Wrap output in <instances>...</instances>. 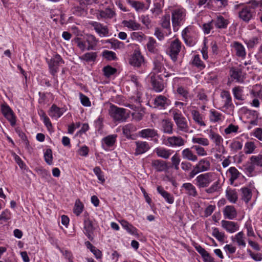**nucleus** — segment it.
I'll use <instances>...</instances> for the list:
<instances>
[{
    "label": "nucleus",
    "instance_id": "f257e3e1",
    "mask_svg": "<svg viewBox=\"0 0 262 262\" xmlns=\"http://www.w3.org/2000/svg\"><path fill=\"white\" fill-rule=\"evenodd\" d=\"M245 5L240 4L235 5V9H237L241 7L238 11V17L246 23H248L254 18L255 16V9L259 6V2L256 0H250Z\"/></svg>",
    "mask_w": 262,
    "mask_h": 262
},
{
    "label": "nucleus",
    "instance_id": "f03ea898",
    "mask_svg": "<svg viewBox=\"0 0 262 262\" xmlns=\"http://www.w3.org/2000/svg\"><path fill=\"white\" fill-rule=\"evenodd\" d=\"M75 42L77 46L82 51L85 50H95L96 49L99 40L92 34H87L85 35L84 40L81 38L77 37L75 39Z\"/></svg>",
    "mask_w": 262,
    "mask_h": 262
},
{
    "label": "nucleus",
    "instance_id": "7ed1b4c3",
    "mask_svg": "<svg viewBox=\"0 0 262 262\" xmlns=\"http://www.w3.org/2000/svg\"><path fill=\"white\" fill-rule=\"evenodd\" d=\"M108 114L115 121L118 122H124L128 117L126 109L119 107L111 103L108 110Z\"/></svg>",
    "mask_w": 262,
    "mask_h": 262
},
{
    "label": "nucleus",
    "instance_id": "20e7f679",
    "mask_svg": "<svg viewBox=\"0 0 262 262\" xmlns=\"http://www.w3.org/2000/svg\"><path fill=\"white\" fill-rule=\"evenodd\" d=\"M169 113L172 114L178 129L184 133H188L189 126L185 118L180 111L177 109H171L169 111Z\"/></svg>",
    "mask_w": 262,
    "mask_h": 262
},
{
    "label": "nucleus",
    "instance_id": "39448f33",
    "mask_svg": "<svg viewBox=\"0 0 262 262\" xmlns=\"http://www.w3.org/2000/svg\"><path fill=\"white\" fill-rule=\"evenodd\" d=\"M211 163L206 158L201 159L195 165L193 166L192 169L188 174L189 179L193 178L199 173L207 171L210 170Z\"/></svg>",
    "mask_w": 262,
    "mask_h": 262
},
{
    "label": "nucleus",
    "instance_id": "423d86ee",
    "mask_svg": "<svg viewBox=\"0 0 262 262\" xmlns=\"http://www.w3.org/2000/svg\"><path fill=\"white\" fill-rule=\"evenodd\" d=\"M220 96L222 103L220 109L227 113L233 112L234 105L232 103V97L230 93L227 91L223 90L221 92Z\"/></svg>",
    "mask_w": 262,
    "mask_h": 262
},
{
    "label": "nucleus",
    "instance_id": "0eeeda50",
    "mask_svg": "<svg viewBox=\"0 0 262 262\" xmlns=\"http://www.w3.org/2000/svg\"><path fill=\"white\" fill-rule=\"evenodd\" d=\"M186 10L182 7L174 9L171 12V20L173 27L180 26L185 20Z\"/></svg>",
    "mask_w": 262,
    "mask_h": 262
},
{
    "label": "nucleus",
    "instance_id": "6e6552de",
    "mask_svg": "<svg viewBox=\"0 0 262 262\" xmlns=\"http://www.w3.org/2000/svg\"><path fill=\"white\" fill-rule=\"evenodd\" d=\"M46 61L48 64L49 72L53 76L59 71V67L64 63L61 56L57 54L50 59H46Z\"/></svg>",
    "mask_w": 262,
    "mask_h": 262
},
{
    "label": "nucleus",
    "instance_id": "1a4fd4ad",
    "mask_svg": "<svg viewBox=\"0 0 262 262\" xmlns=\"http://www.w3.org/2000/svg\"><path fill=\"white\" fill-rule=\"evenodd\" d=\"M213 173L207 172L198 176L195 179V185L199 188H206L212 182Z\"/></svg>",
    "mask_w": 262,
    "mask_h": 262
},
{
    "label": "nucleus",
    "instance_id": "9d476101",
    "mask_svg": "<svg viewBox=\"0 0 262 262\" xmlns=\"http://www.w3.org/2000/svg\"><path fill=\"white\" fill-rule=\"evenodd\" d=\"M182 36L185 43L189 47L193 46L196 42V35L191 30V27H186L182 32Z\"/></svg>",
    "mask_w": 262,
    "mask_h": 262
},
{
    "label": "nucleus",
    "instance_id": "9b49d317",
    "mask_svg": "<svg viewBox=\"0 0 262 262\" xmlns=\"http://www.w3.org/2000/svg\"><path fill=\"white\" fill-rule=\"evenodd\" d=\"M154 67L153 71L156 73L163 72L162 74L165 77L170 76V74L166 72V69L164 66V59L162 55H157L153 61Z\"/></svg>",
    "mask_w": 262,
    "mask_h": 262
},
{
    "label": "nucleus",
    "instance_id": "f8f14e48",
    "mask_svg": "<svg viewBox=\"0 0 262 262\" xmlns=\"http://www.w3.org/2000/svg\"><path fill=\"white\" fill-rule=\"evenodd\" d=\"M163 143L168 147H177L184 145L186 141L181 136H172L164 139Z\"/></svg>",
    "mask_w": 262,
    "mask_h": 262
},
{
    "label": "nucleus",
    "instance_id": "ddd939ff",
    "mask_svg": "<svg viewBox=\"0 0 262 262\" xmlns=\"http://www.w3.org/2000/svg\"><path fill=\"white\" fill-rule=\"evenodd\" d=\"M181 48V43L178 39L174 40L171 42L168 49V53L171 59L173 61H176L177 60V56L180 51Z\"/></svg>",
    "mask_w": 262,
    "mask_h": 262
},
{
    "label": "nucleus",
    "instance_id": "4468645a",
    "mask_svg": "<svg viewBox=\"0 0 262 262\" xmlns=\"http://www.w3.org/2000/svg\"><path fill=\"white\" fill-rule=\"evenodd\" d=\"M89 25L94 28L95 32L100 37L107 36L109 33V30L107 26L97 21H91Z\"/></svg>",
    "mask_w": 262,
    "mask_h": 262
},
{
    "label": "nucleus",
    "instance_id": "2eb2a0df",
    "mask_svg": "<svg viewBox=\"0 0 262 262\" xmlns=\"http://www.w3.org/2000/svg\"><path fill=\"white\" fill-rule=\"evenodd\" d=\"M83 224L85 235L90 241H93L94 239L93 232L95 229L93 221L89 218H86L84 220Z\"/></svg>",
    "mask_w": 262,
    "mask_h": 262
},
{
    "label": "nucleus",
    "instance_id": "dca6fc26",
    "mask_svg": "<svg viewBox=\"0 0 262 262\" xmlns=\"http://www.w3.org/2000/svg\"><path fill=\"white\" fill-rule=\"evenodd\" d=\"M129 63L131 66L137 68L141 67L143 64L144 58L139 51H134L129 59Z\"/></svg>",
    "mask_w": 262,
    "mask_h": 262
},
{
    "label": "nucleus",
    "instance_id": "f3484780",
    "mask_svg": "<svg viewBox=\"0 0 262 262\" xmlns=\"http://www.w3.org/2000/svg\"><path fill=\"white\" fill-rule=\"evenodd\" d=\"M162 75H159L157 77L155 76L151 77L152 86L154 91L157 93L162 92L164 88L165 84L162 78Z\"/></svg>",
    "mask_w": 262,
    "mask_h": 262
},
{
    "label": "nucleus",
    "instance_id": "a211bd4d",
    "mask_svg": "<svg viewBox=\"0 0 262 262\" xmlns=\"http://www.w3.org/2000/svg\"><path fill=\"white\" fill-rule=\"evenodd\" d=\"M231 47L233 49L236 56L243 59L245 58L246 55V52L244 46L238 41H233L231 44Z\"/></svg>",
    "mask_w": 262,
    "mask_h": 262
},
{
    "label": "nucleus",
    "instance_id": "6ab92c4d",
    "mask_svg": "<svg viewBox=\"0 0 262 262\" xmlns=\"http://www.w3.org/2000/svg\"><path fill=\"white\" fill-rule=\"evenodd\" d=\"M171 104V101L163 95L158 96L154 100V104L157 107L165 109Z\"/></svg>",
    "mask_w": 262,
    "mask_h": 262
},
{
    "label": "nucleus",
    "instance_id": "aec40b11",
    "mask_svg": "<svg viewBox=\"0 0 262 262\" xmlns=\"http://www.w3.org/2000/svg\"><path fill=\"white\" fill-rule=\"evenodd\" d=\"M154 152L157 155V156L158 157L163 158L164 159H168L172 154L173 151L170 149L159 146L156 147L154 149Z\"/></svg>",
    "mask_w": 262,
    "mask_h": 262
},
{
    "label": "nucleus",
    "instance_id": "412c9836",
    "mask_svg": "<svg viewBox=\"0 0 262 262\" xmlns=\"http://www.w3.org/2000/svg\"><path fill=\"white\" fill-rule=\"evenodd\" d=\"M117 135L116 134L110 135L102 140V146L104 149L107 150L112 147L116 141Z\"/></svg>",
    "mask_w": 262,
    "mask_h": 262
},
{
    "label": "nucleus",
    "instance_id": "4be33fe9",
    "mask_svg": "<svg viewBox=\"0 0 262 262\" xmlns=\"http://www.w3.org/2000/svg\"><path fill=\"white\" fill-rule=\"evenodd\" d=\"M151 165L158 172L166 171L168 169L167 162L160 159L152 160Z\"/></svg>",
    "mask_w": 262,
    "mask_h": 262
},
{
    "label": "nucleus",
    "instance_id": "5701e85b",
    "mask_svg": "<svg viewBox=\"0 0 262 262\" xmlns=\"http://www.w3.org/2000/svg\"><path fill=\"white\" fill-rule=\"evenodd\" d=\"M221 224L222 227L229 233H234L239 228L238 224L232 221L223 220Z\"/></svg>",
    "mask_w": 262,
    "mask_h": 262
},
{
    "label": "nucleus",
    "instance_id": "b1692460",
    "mask_svg": "<svg viewBox=\"0 0 262 262\" xmlns=\"http://www.w3.org/2000/svg\"><path fill=\"white\" fill-rule=\"evenodd\" d=\"M164 0H154V7L150 11L155 16H158L162 13Z\"/></svg>",
    "mask_w": 262,
    "mask_h": 262
},
{
    "label": "nucleus",
    "instance_id": "393cba45",
    "mask_svg": "<svg viewBox=\"0 0 262 262\" xmlns=\"http://www.w3.org/2000/svg\"><path fill=\"white\" fill-rule=\"evenodd\" d=\"M223 214L225 219L233 220L237 216V211L233 206H226L223 210Z\"/></svg>",
    "mask_w": 262,
    "mask_h": 262
},
{
    "label": "nucleus",
    "instance_id": "a878e982",
    "mask_svg": "<svg viewBox=\"0 0 262 262\" xmlns=\"http://www.w3.org/2000/svg\"><path fill=\"white\" fill-rule=\"evenodd\" d=\"M229 177L230 184L233 185L234 181L239 177L241 173L235 167H230L226 172Z\"/></svg>",
    "mask_w": 262,
    "mask_h": 262
},
{
    "label": "nucleus",
    "instance_id": "bb28decb",
    "mask_svg": "<svg viewBox=\"0 0 262 262\" xmlns=\"http://www.w3.org/2000/svg\"><path fill=\"white\" fill-rule=\"evenodd\" d=\"M181 155L183 159L192 162H195L198 160L197 155L194 154L189 148L184 149L182 151Z\"/></svg>",
    "mask_w": 262,
    "mask_h": 262
},
{
    "label": "nucleus",
    "instance_id": "cd10ccee",
    "mask_svg": "<svg viewBox=\"0 0 262 262\" xmlns=\"http://www.w3.org/2000/svg\"><path fill=\"white\" fill-rule=\"evenodd\" d=\"M136 151L135 155H138L146 152L150 148L148 143L145 141L136 142Z\"/></svg>",
    "mask_w": 262,
    "mask_h": 262
},
{
    "label": "nucleus",
    "instance_id": "c85d7f7f",
    "mask_svg": "<svg viewBox=\"0 0 262 262\" xmlns=\"http://www.w3.org/2000/svg\"><path fill=\"white\" fill-rule=\"evenodd\" d=\"M116 15L115 12L111 8H107L104 10H100L97 14V17L98 19L100 18H112Z\"/></svg>",
    "mask_w": 262,
    "mask_h": 262
},
{
    "label": "nucleus",
    "instance_id": "c756f323",
    "mask_svg": "<svg viewBox=\"0 0 262 262\" xmlns=\"http://www.w3.org/2000/svg\"><path fill=\"white\" fill-rule=\"evenodd\" d=\"M158 44L156 40L152 37H149L146 43L148 51L152 54H158L159 50L157 48Z\"/></svg>",
    "mask_w": 262,
    "mask_h": 262
},
{
    "label": "nucleus",
    "instance_id": "7c9ffc66",
    "mask_svg": "<svg viewBox=\"0 0 262 262\" xmlns=\"http://www.w3.org/2000/svg\"><path fill=\"white\" fill-rule=\"evenodd\" d=\"M177 93L180 96L183 97L182 100L187 102L188 99L192 98L189 94V89L183 86H178L177 89Z\"/></svg>",
    "mask_w": 262,
    "mask_h": 262
},
{
    "label": "nucleus",
    "instance_id": "2f4dec72",
    "mask_svg": "<svg viewBox=\"0 0 262 262\" xmlns=\"http://www.w3.org/2000/svg\"><path fill=\"white\" fill-rule=\"evenodd\" d=\"M139 135L140 137L144 138L159 137L157 130L151 128L142 129L140 132Z\"/></svg>",
    "mask_w": 262,
    "mask_h": 262
},
{
    "label": "nucleus",
    "instance_id": "473e14b6",
    "mask_svg": "<svg viewBox=\"0 0 262 262\" xmlns=\"http://www.w3.org/2000/svg\"><path fill=\"white\" fill-rule=\"evenodd\" d=\"M226 197L230 202L235 203L238 199L236 190L228 187L226 190Z\"/></svg>",
    "mask_w": 262,
    "mask_h": 262
},
{
    "label": "nucleus",
    "instance_id": "72a5a7b5",
    "mask_svg": "<svg viewBox=\"0 0 262 262\" xmlns=\"http://www.w3.org/2000/svg\"><path fill=\"white\" fill-rule=\"evenodd\" d=\"M182 188H184L187 195L193 197H196L198 195V192L195 187L190 183H184Z\"/></svg>",
    "mask_w": 262,
    "mask_h": 262
},
{
    "label": "nucleus",
    "instance_id": "f704fd0d",
    "mask_svg": "<svg viewBox=\"0 0 262 262\" xmlns=\"http://www.w3.org/2000/svg\"><path fill=\"white\" fill-rule=\"evenodd\" d=\"M97 57V53L96 52H86L82 56L79 57V58L86 62H95Z\"/></svg>",
    "mask_w": 262,
    "mask_h": 262
},
{
    "label": "nucleus",
    "instance_id": "c9c22d12",
    "mask_svg": "<svg viewBox=\"0 0 262 262\" xmlns=\"http://www.w3.org/2000/svg\"><path fill=\"white\" fill-rule=\"evenodd\" d=\"M157 191L169 204H172L174 202V198L172 194L165 191L161 186L157 187Z\"/></svg>",
    "mask_w": 262,
    "mask_h": 262
},
{
    "label": "nucleus",
    "instance_id": "e433bc0d",
    "mask_svg": "<svg viewBox=\"0 0 262 262\" xmlns=\"http://www.w3.org/2000/svg\"><path fill=\"white\" fill-rule=\"evenodd\" d=\"M121 226L125 229L128 233L133 235H138L137 229L134 227L132 224H129L125 220H122L120 221Z\"/></svg>",
    "mask_w": 262,
    "mask_h": 262
},
{
    "label": "nucleus",
    "instance_id": "4c0bfd02",
    "mask_svg": "<svg viewBox=\"0 0 262 262\" xmlns=\"http://www.w3.org/2000/svg\"><path fill=\"white\" fill-rule=\"evenodd\" d=\"M215 26L219 29H225L229 24V21L223 16L220 15L216 17L215 20L213 21Z\"/></svg>",
    "mask_w": 262,
    "mask_h": 262
},
{
    "label": "nucleus",
    "instance_id": "58836bf2",
    "mask_svg": "<svg viewBox=\"0 0 262 262\" xmlns=\"http://www.w3.org/2000/svg\"><path fill=\"white\" fill-rule=\"evenodd\" d=\"M63 113V109L57 107L56 105L53 104L50 108L49 115L52 118L57 119L61 117Z\"/></svg>",
    "mask_w": 262,
    "mask_h": 262
},
{
    "label": "nucleus",
    "instance_id": "ea45409f",
    "mask_svg": "<svg viewBox=\"0 0 262 262\" xmlns=\"http://www.w3.org/2000/svg\"><path fill=\"white\" fill-rule=\"evenodd\" d=\"M240 191L242 193V200L248 203L251 199L252 193L251 190L248 187H242Z\"/></svg>",
    "mask_w": 262,
    "mask_h": 262
},
{
    "label": "nucleus",
    "instance_id": "a19ab883",
    "mask_svg": "<svg viewBox=\"0 0 262 262\" xmlns=\"http://www.w3.org/2000/svg\"><path fill=\"white\" fill-rule=\"evenodd\" d=\"M161 125L162 130L164 133L171 134L173 133V124L169 120H163Z\"/></svg>",
    "mask_w": 262,
    "mask_h": 262
},
{
    "label": "nucleus",
    "instance_id": "79ce46f5",
    "mask_svg": "<svg viewBox=\"0 0 262 262\" xmlns=\"http://www.w3.org/2000/svg\"><path fill=\"white\" fill-rule=\"evenodd\" d=\"M209 119L214 123L221 122L223 120V115L214 110H211L210 111Z\"/></svg>",
    "mask_w": 262,
    "mask_h": 262
},
{
    "label": "nucleus",
    "instance_id": "37998d69",
    "mask_svg": "<svg viewBox=\"0 0 262 262\" xmlns=\"http://www.w3.org/2000/svg\"><path fill=\"white\" fill-rule=\"evenodd\" d=\"M209 137L216 146L220 145L223 141L222 137L212 129L210 130L209 132Z\"/></svg>",
    "mask_w": 262,
    "mask_h": 262
},
{
    "label": "nucleus",
    "instance_id": "c03bdc74",
    "mask_svg": "<svg viewBox=\"0 0 262 262\" xmlns=\"http://www.w3.org/2000/svg\"><path fill=\"white\" fill-rule=\"evenodd\" d=\"M232 241L236 242L239 246L243 248L246 247V244L245 241L244 233L242 231L237 233L234 237L232 236Z\"/></svg>",
    "mask_w": 262,
    "mask_h": 262
},
{
    "label": "nucleus",
    "instance_id": "a18cd8bd",
    "mask_svg": "<svg viewBox=\"0 0 262 262\" xmlns=\"http://www.w3.org/2000/svg\"><path fill=\"white\" fill-rule=\"evenodd\" d=\"M191 114L192 118L195 123L201 126H206V124L203 121V117L201 115L199 111L196 110H192L191 111Z\"/></svg>",
    "mask_w": 262,
    "mask_h": 262
},
{
    "label": "nucleus",
    "instance_id": "49530a36",
    "mask_svg": "<svg viewBox=\"0 0 262 262\" xmlns=\"http://www.w3.org/2000/svg\"><path fill=\"white\" fill-rule=\"evenodd\" d=\"M191 141L193 144H198L200 146H207L209 144L208 139L204 137H193Z\"/></svg>",
    "mask_w": 262,
    "mask_h": 262
},
{
    "label": "nucleus",
    "instance_id": "de8ad7c7",
    "mask_svg": "<svg viewBox=\"0 0 262 262\" xmlns=\"http://www.w3.org/2000/svg\"><path fill=\"white\" fill-rule=\"evenodd\" d=\"M232 92L234 97L238 100H244V97L243 95V88L237 86L232 89Z\"/></svg>",
    "mask_w": 262,
    "mask_h": 262
},
{
    "label": "nucleus",
    "instance_id": "09e8293b",
    "mask_svg": "<svg viewBox=\"0 0 262 262\" xmlns=\"http://www.w3.org/2000/svg\"><path fill=\"white\" fill-rule=\"evenodd\" d=\"M192 64L198 69L201 70L205 68V64L203 61L201 60L199 55H195L193 57L192 61Z\"/></svg>",
    "mask_w": 262,
    "mask_h": 262
},
{
    "label": "nucleus",
    "instance_id": "8fccbe9b",
    "mask_svg": "<svg viewBox=\"0 0 262 262\" xmlns=\"http://www.w3.org/2000/svg\"><path fill=\"white\" fill-rule=\"evenodd\" d=\"M106 43H110L111 44V48L114 50L120 49L124 48V44L123 42L119 41L117 39H109L105 41Z\"/></svg>",
    "mask_w": 262,
    "mask_h": 262
},
{
    "label": "nucleus",
    "instance_id": "3c124183",
    "mask_svg": "<svg viewBox=\"0 0 262 262\" xmlns=\"http://www.w3.org/2000/svg\"><path fill=\"white\" fill-rule=\"evenodd\" d=\"M256 146L254 142H247L244 146V152L246 154H251L254 152Z\"/></svg>",
    "mask_w": 262,
    "mask_h": 262
},
{
    "label": "nucleus",
    "instance_id": "603ef678",
    "mask_svg": "<svg viewBox=\"0 0 262 262\" xmlns=\"http://www.w3.org/2000/svg\"><path fill=\"white\" fill-rule=\"evenodd\" d=\"M230 76L232 78L238 82L242 83L243 82V79L242 77V72L240 71L235 69H232L230 71Z\"/></svg>",
    "mask_w": 262,
    "mask_h": 262
},
{
    "label": "nucleus",
    "instance_id": "864d4df0",
    "mask_svg": "<svg viewBox=\"0 0 262 262\" xmlns=\"http://www.w3.org/2000/svg\"><path fill=\"white\" fill-rule=\"evenodd\" d=\"M122 23L124 26L132 29L133 30H138L140 27V24L132 20H124Z\"/></svg>",
    "mask_w": 262,
    "mask_h": 262
},
{
    "label": "nucleus",
    "instance_id": "5fc2aeb1",
    "mask_svg": "<svg viewBox=\"0 0 262 262\" xmlns=\"http://www.w3.org/2000/svg\"><path fill=\"white\" fill-rule=\"evenodd\" d=\"M127 2L137 11L143 10L144 8V5L140 2L127 0Z\"/></svg>",
    "mask_w": 262,
    "mask_h": 262
},
{
    "label": "nucleus",
    "instance_id": "6e6d98bb",
    "mask_svg": "<svg viewBox=\"0 0 262 262\" xmlns=\"http://www.w3.org/2000/svg\"><path fill=\"white\" fill-rule=\"evenodd\" d=\"M103 71L104 76L108 78L117 72V69L115 68H113L110 66H107L103 68Z\"/></svg>",
    "mask_w": 262,
    "mask_h": 262
},
{
    "label": "nucleus",
    "instance_id": "4d7b16f0",
    "mask_svg": "<svg viewBox=\"0 0 262 262\" xmlns=\"http://www.w3.org/2000/svg\"><path fill=\"white\" fill-rule=\"evenodd\" d=\"M220 189L219 181L214 182L209 188L205 189V192L209 194H212L218 191Z\"/></svg>",
    "mask_w": 262,
    "mask_h": 262
},
{
    "label": "nucleus",
    "instance_id": "13d9d810",
    "mask_svg": "<svg viewBox=\"0 0 262 262\" xmlns=\"http://www.w3.org/2000/svg\"><path fill=\"white\" fill-rule=\"evenodd\" d=\"M251 164L254 165L262 167V154L252 156L250 159Z\"/></svg>",
    "mask_w": 262,
    "mask_h": 262
},
{
    "label": "nucleus",
    "instance_id": "bf43d9fd",
    "mask_svg": "<svg viewBox=\"0 0 262 262\" xmlns=\"http://www.w3.org/2000/svg\"><path fill=\"white\" fill-rule=\"evenodd\" d=\"M212 234L220 242H223L225 239L224 233L220 232L217 228H212Z\"/></svg>",
    "mask_w": 262,
    "mask_h": 262
},
{
    "label": "nucleus",
    "instance_id": "052dcab7",
    "mask_svg": "<svg viewBox=\"0 0 262 262\" xmlns=\"http://www.w3.org/2000/svg\"><path fill=\"white\" fill-rule=\"evenodd\" d=\"M83 209V204L79 200H77L75 202V206L74 207V213L78 216L82 212Z\"/></svg>",
    "mask_w": 262,
    "mask_h": 262
},
{
    "label": "nucleus",
    "instance_id": "680f3d73",
    "mask_svg": "<svg viewBox=\"0 0 262 262\" xmlns=\"http://www.w3.org/2000/svg\"><path fill=\"white\" fill-rule=\"evenodd\" d=\"M93 171L96 175L98 179L102 183H103L105 180L103 175V172L99 166H96L93 169Z\"/></svg>",
    "mask_w": 262,
    "mask_h": 262
},
{
    "label": "nucleus",
    "instance_id": "e2e57ef3",
    "mask_svg": "<svg viewBox=\"0 0 262 262\" xmlns=\"http://www.w3.org/2000/svg\"><path fill=\"white\" fill-rule=\"evenodd\" d=\"M102 55L108 60H114L117 59L116 53L111 51H104L102 52Z\"/></svg>",
    "mask_w": 262,
    "mask_h": 262
},
{
    "label": "nucleus",
    "instance_id": "0e129e2a",
    "mask_svg": "<svg viewBox=\"0 0 262 262\" xmlns=\"http://www.w3.org/2000/svg\"><path fill=\"white\" fill-rule=\"evenodd\" d=\"M192 148L195 150L197 155L199 156L204 157L207 155V151L201 146L194 145L192 146Z\"/></svg>",
    "mask_w": 262,
    "mask_h": 262
},
{
    "label": "nucleus",
    "instance_id": "69168bd1",
    "mask_svg": "<svg viewBox=\"0 0 262 262\" xmlns=\"http://www.w3.org/2000/svg\"><path fill=\"white\" fill-rule=\"evenodd\" d=\"M161 26L164 28L170 29V15L169 14L162 17L161 19Z\"/></svg>",
    "mask_w": 262,
    "mask_h": 262
},
{
    "label": "nucleus",
    "instance_id": "338daca9",
    "mask_svg": "<svg viewBox=\"0 0 262 262\" xmlns=\"http://www.w3.org/2000/svg\"><path fill=\"white\" fill-rule=\"evenodd\" d=\"M213 20L203 24L202 29L205 34H208L210 33L211 31L213 29Z\"/></svg>",
    "mask_w": 262,
    "mask_h": 262
},
{
    "label": "nucleus",
    "instance_id": "774afa93",
    "mask_svg": "<svg viewBox=\"0 0 262 262\" xmlns=\"http://www.w3.org/2000/svg\"><path fill=\"white\" fill-rule=\"evenodd\" d=\"M45 161L49 165L52 164L53 156L52 150L50 148L47 149L44 153Z\"/></svg>",
    "mask_w": 262,
    "mask_h": 262
}]
</instances>
